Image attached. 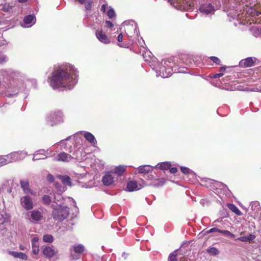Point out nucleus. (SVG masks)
Segmentation results:
<instances>
[{
  "label": "nucleus",
  "mask_w": 261,
  "mask_h": 261,
  "mask_svg": "<svg viewBox=\"0 0 261 261\" xmlns=\"http://www.w3.org/2000/svg\"><path fill=\"white\" fill-rule=\"evenodd\" d=\"M77 71L71 65L65 67H60L52 73L50 82H61L65 80H72L77 81Z\"/></svg>",
  "instance_id": "nucleus-1"
},
{
  "label": "nucleus",
  "mask_w": 261,
  "mask_h": 261,
  "mask_svg": "<svg viewBox=\"0 0 261 261\" xmlns=\"http://www.w3.org/2000/svg\"><path fill=\"white\" fill-rule=\"evenodd\" d=\"M232 83H212V85L219 89L227 91H245L261 92V83L257 84L254 87H248L244 83H236L233 85Z\"/></svg>",
  "instance_id": "nucleus-2"
},
{
  "label": "nucleus",
  "mask_w": 261,
  "mask_h": 261,
  "mask_svg": "<svg viewBox=\"0 0 261 261\" xmlns=\"http://www.w3.org/2000/svg\"><path fill=\"white\" fill-rule=\"evenodd\" d=\"M173 65L174 63L172 59L162 60L158 67H156V75L157 76H160L163 78L171 76Z\"/></svg>",
  "instance_id": "nucleus-3"
},
{
  "label": "nucleus",
  "mask_w": 261,
  "mask_h": 261,
  "mask_svg": "<svg viewBox=\"0 0 261 261\" xmlns=\"http://www.w3.org/2000/svg\"><path fill=\"white\" fill-rule=\"evenodd\" d=\"M61 202L52 204L53 216L54 219L59 221H63L69 215V208L66 206L62 205Z\"/></svg>",
  "instance_id": "nucleus-4"
},
{
  "label": "nucleus",
  "mask_w": 261,
  "mask_h": 261,
  "mask_svg": "<svg viewBox=\"0 0 261 261\" xmlns=\"http://www.w3.org/2000/svg\"><path fill=\"white\" fill-rule=\"evenodd\" d=\"M44 193L46 194L44 195L42 197V201L46 205H49L52 202L56 203L57 201L59 202L62 198V196L61 195L58 194H55L50 189L45 190Z\"/></svg>",
  "instance_id": "nucleus-5"
},
{
  "label": "nucleus",
  "mask_w": 261,
  "mask_h": 261,
  "mask_svg": "<svg viewBox=\"0 0 261 261\" xmlns=\"http://www.w3.org/2000/svg\"><path fill=\"white\" fill-rule=\"evenodd\" d=\"M49 86L58 91L72 89L75 86L74 83H49Z\"/></svg>",
  "instance_id": "nucleus-6"
},
{
  "label": "nucleus",
  "mask_w": 261,
  "mask_h": 261,
  "mask_svg": "<svg viewBox=\"0 0 261 261\" xmlns=\"http://www.w3.org/2000/svg\"><path fill=\"white\" fill-rule=\"evenodd\" d=\"M25 218L30 222L35 223L42 219L43 214L38 210H33L27 212L25 214Z\"/></svg>",
  "instance_id": "nucleus-7"
},
{
  "label": "nucleus",
  "mask_w": 261,
  "mask_h": 261,
  "mask_svg": "<svg viewBox=\"0 0 261 261\" xmlns=\"http://www.w3.org/2000/svg\"><path fill=\"white\" fill-rule=\"evenodd\" d=\"M63 114L60 111L51 112L48 117L47 121L51 126L62 121Z\"/></svg>",
  "instance_id": "nucleus-8"
},
{
  "label": "nucleus",
  "mask_w": 261,
  "mask_h": 261,
  "mask_svg": "<svg viewBox=\"0 0 261 261\" xmlns=\"http://www.w3.org/2000/svg\"><path fill=\"white\" fill-rule=\"evenodd\" d=\"M85 250L82 244L74 245L70 249V255L73 259H77L80 257L81 254Z\"/></svg>",
  "instance_id": "nucleus-9"
},
{
  "label": "nucleus",
  "mask_w": 261,
  "mask_h": 261,
  "mask_svg": "<svg viewBox=\"0 0 261 261\" xmlns=\"http://www.w3.org/2000/svg\"><path fill=\"white\" fill-rule=\"evenodd\" d=\"M145 186L144 181H142L141 183H138L134 180L129 181L127 184V190L129 192H133L141 189Z\"/></svg>",
  "instance_id": "nucleus-10"
},
{
  "label": "nucleus",
  "mask_w": 261,
  "mask_h": 261,
  "mask_svg": "<svg viewBox=\"0 0 261 261\" xmlns=\"http://www.w3.org/2000/svg\"><path fill=\"white\" fill-rule=\"evenodd\" d=\"M20 203L26 210H31L33 208V202L32 198L28 195L22 196L20 198Z\"/></svg>",
  "instance_id": "nucleus-11"
},
{
  "label": "nucleus",
  "mask_w": 261,
  "mask_h": 261,
  "mask_svg": "<svg viewBox=\"0 0 261 261\" xmlns=\"http://www.w3.org/2000/svg\"><path fill=\"white\" fill-rule=\"evenodd\" d=\"M69 152L71 153L72 160L74 159L80 161L85 157V152H83L82 149L79 148L73 151H70Z\"/></svg>",
  "instance_id": "nucleus-12"
},
{
  "label": "nucleus",
  "mask_w": 261,
  "mask_h": 261,
  "mask_svg": "<svg viewBox=\"0 0 261 261\" xmlns=\"http://www.w3.org/2000/svg\"><path fill=\"white\" fill-rule=\"evenodd\" d=\"M48 154L47 151H46L43 149L38 150L34 153L33 161H35L39 160H43L47 157Z\"/></svg>",
  "instance_id": "nucleus-13"
},
{
  "label": "nucleus",
  "mask_w": 261,
  "mask_h": 261,
  "mask_svg": "<svg viewBox=\"0 0 261 261\" xmlns=\"http://www.w3.org/2000/svg\"><path fill=\"white\" fill-rule=\"evenodd\" d=\"M254 65V61L252 58L249 57L240 61L239 66L242 68L252 67Z\"/></svg>",
  "instance_id": "nucleus-14"
},
{
  "label": "nucleus",
  "mask_w": 261,
  "mask_h": 261,
  "mask_svg": "<svg viewBox=\"0 0 261 261\" xmlns=\"http://www.w3.org/2000/svg\"><path fill=\"white\" fill-rule=\"evenodd\" d=\"M8 158L7 163H12L22 159L21 153L19 152H14L7 155Z\"/></svg>",
  "instance_id": "nucleus-15"
},
{
  "label": "nucleus",
  "mask_w": 261,
  "mask_h": 261,
  "mask_svg": "<svg viewBox=\"0 0 261 261\" xmlns=\"http://www.w3.org/2000/svg\"><path fill=\"white\" fill-rule=\"evenodd\" d=\"M200 11L201 13L207 15L214 11V8L211 4H202L200 8Z\"/></svg>",
  "instance_id": "nucleus-16"
},
{
  "label": "nucleus",
  "mask_w": 261,
  "mask_h": 261,
  "mask_svg": "<svg viewBox=\"0 0 261 261\" xmlns=\"http://www.w3.org/2000/svg\"><path fill=\"white\" fill-rule=\"evenodd\" d=\"M71 160V154H69L64 152L59 153L57 157L55 158V160L57 161L69 162Z\"/></svg>",
  "instance_id": "nucleus-17"
},
{
  "label": "nucleus",
  "mask_w": 261,
  "mask_h": 261,
  "mask_svg": "<svg viewBox=\"0 0 261 261\" xmlns=\"http://www.w3.org/2000/svg\"><path fill=\"white\" fill-rule=\"evenodd\" d=\"M96 36L97 38L102 43L107 44L110 42L107 36L102 31H97Z\"/></svg>",
  "instance_id": "nucleus-18"
},
{
  "label": "nucleus",
  "mask_w": 261,
  "mask_h": 261,
  "mask_svg": "<svg viewBox=\"0 0 261 261\" xmlns=\"http://www.w3.org/2000/svg\"><path fill=\"white\" fill-rule=\"evenodd\" d=\"M43 255L47 258H51L56 254V251L50 246H45L43 249Z\"/></svg>",
  "instance_id": "nucleus-19"
},
{
  "label": "nucleus",
  "mask_w": 261,
  "mask_h": 261,
  "mask_svg": "<svg viewBox=\"0 0 261 261\" xmlns=\"http://www.w3.org/2000/svg\"><path fill=\"white\" fill-rule=\"evenodd\" d=\"M20 183L21 187L25 194L30 193L31 194H33L32 191L29 188V182L28 180H21Z\"/></svg>",
  "instance_id": "nucleus-20"
},
{
  "label": "nucleus",
  "mask_w": 261,
  "mask_h": 261,
  "mask_svg": "<svg viewBox=\"0 0 261 261\" xmlns=\"http://www.w3.org/2000/svg\"><path fill=\"white\" fill-rule=\"evenodd\" d=\"M114 181V177L112 174L108 173L106 174L102 178V182L106 186L111 185Z\"/></svg>",
  "instance_id": "nucleus-21"
},
{
  "label": "nucleus",
  "mask_w": 261,
  "mask_h": 261,
  "mask_svg": "<svg viewBox=\"0 0 261 261\" xmlns=\"http://www.w3.org/2000/svg\"><path fill=\"white\" fill-rule=\"evenodd\" d=\"M153 168L150 165H142L138 168V172L142 174L148 173L150 171H152Z\"/></svg>",
  "instance_id": "nucleus-22"
},
{
  "label": "nucleus",
  "mask_w": 261,
  "mask_h": 261,
  "mask_svg": "<svg viewBox=\"0 0 261 261\" xmlns=\"http://www.w3.org/2000/svg\"><path fill=\"white\" fill-rule=\"evenodd\" d=\"M23 21L26 27H31L35 23V17L33 15H28L24 18Z\"/></svg>",
  "instance_id": "nucleus-23"
},
{
  "label": "nucleus",
  "mask_w": 261,
  "mask_h": 261,
  "mask_svg": "<svg viewBox=\"0 0 261 261\" xmlns=\"http://www.w3.org/2000/svg\"><path fill=\"white\" fill-rule=\"evenodd\" d=\"M9 254L12 255L15 258H19L22 260H27L28 258L27 255L22 252H18L17 251H10Z\"/></svg>",
  "instance_id": "nucleus-24"
},
{
  "label": "nucleus",
  "mask_w": 261,
  "mask_h": 261,
  "mask_svg": "<svg viewBox=\"0 0 261 261\" xmlns=\"http://www.w3.org/2000/svg\"><path fill=\"white\" fill-rule=\"evenodd\" d=\"M85 139L89 141L91 144L94 145L96 144L97 141L94 136L89 132H86L84 134Z\"/></svg>",
  "instance_id": "nucleus-25"
},
{
  "label": "nucleus",
  "mask_w": 261,
  "mask_h": 261,
  "mask_svg": "<svg viewBox=\"0 0 261 261\" xmlns=\"http://www.w3.org/2000/svg\"><path fill=\"white\" fill-rule=\"evenodd\" d=\"M9 216L4 211L0 212V224H3L9 221Z\"/></svg>",
  "instance_id": "nucleus-26"
},
{
  "label": "nucleus",
  "mask_w": 261,
  "mask_h": 261,
  "mask_svg": "<svg viewBox=\"0 0 261 261\" xmlns=\"http://www.w3.org/2000/svg\"><path fill=\"white\" fill-rule=\"evenodd\" d=\"M223 75V73H216L214 74H211L207 76H200L201 79H197V80H206V81H211L213 79H216L222 76Z\"/></svg>",
  "instance_id": "nucleus-27"
},
{
  "label": "nucleus",
  "mask_w": 261,
  "mask_h": 261,
  "mask_svg": "<svg viewBox=\"0 0 261 261\" xmlns=\"http://www.w3.org/2000/svg\"><path fill=\"white\" fill-rule=\"evenodd\" d=\"M0 192L2 194L9 193L11 192V188L10 186V184L8 181L5 182L2 188L0 190Z\"/></svg>",
  "instance_id": "nucleus-28"
},
{
  "label": "nucleus",
  "mask_w": 261,
  "mask_h": 261,
  "mask_svg": "<svg viewBox=\"0 0 261 261\" xmlns=\"http://www.w3.org/2000/svg\"><path fill=\"white\" fill-rule=\"evenodd\" d=\"M64 200L70 202L71 204L73 206L72 207H71V208L72 209V211L74 212V213H75V214L78 213L79 208L76 205V202H75V200L73 198H72L71 197H67V198L64 199Z\"/></svg>",
  "instance_id": "nucleus-29"
},
{
  "label": "nucleus",
  "mask_w": 261,
  "mask_h": 261,
  "mask_svg": "<svg viewBox=\"0 0 261 261\" xmlns=\"http://www.w3.org/2000/svg\"><path fill=\"white\" fill-rule=\"evenodd\" d=\"M171 166V164L169 162H165L162 163H159L155 167H157L158 168L161 170H167L169 169Z\"/></svg>",
  "instance_id": "nucleus-30"
},
{
  "label": "nucleus",
  "mask_w": 261,
  "mask_h": 261,
  "mask_svg": "<svg viewBox=\"0 0 261 261\" xmlns=\"http://www.w3.org/2000/svg\"><path fill=\"white\" fill-rule=\"evenodd\" d=\"M10 234V232L9 231L5 229H2V230L0 231V241H6L7 237H9Z\"/></svg>",
  "instance_id": "nucleus-31"
},
{
  "label": "nucleus",
  "mask_w": 261,
  "mask_h": 261,
  "mask_svg": "<svg viewBox=\"0 0 261 261\" xmlns=\"http://www.w3.org/2000/svg\"><path fill=\"white\" fill-rule=\"evenodd\" d=\"M255 238V236L254 234H250L247 236H243L239 237L237 240H240L242 242H250L253 240Z\"/></svg>",
  "instance_id": "nucleus-32"
},
{
  "label": "nucleus",
  "mask_w": 261,
  "mask_h": 261,
  "mask_svg": "<svg viewBox=\"0 0 261 261\" xmlns=\"http://www.w3.org/2000/svg\"><path fill=\"white\" fill-rule=\"evenodd\" d=\"M227 206L231 211H232L235 214H237L239 216L241 215L242 213L234 204L228 203L227 204Z\"/></svg>",
  "instance_id": "nucleus-33"
},
{
  "label": "nucleus",
  "mask_w": 261,
  "mask_h": 261,
  "mask_svg": "<svg viewBox=\"0 0 261 261\" xmlns=\"http://www.w3.org/2000/svg\"><path fill=\"white\" fill-rule=\"evenodd\" d=\"M165 183V180L163 178L158 179L153 181L150 185L158 187L163 186Z\"/></svg>",
  "instance_id": "nucleus-34"
},
{
  "label": "nucleus",
  "mask_w": 261,
  "mask_h": 261,
  "mask_svg": "<svg viewBox=\"0 0 261 261\" xmlns=\"http://www.w3.org/2000/svg\"><path fill=\"white\" fill-rule=\"evenodd\" d=\"M125 170L126 166H119L115 168L114 172L118 176H120L123 174V173L125 171Z\"/></svg>",
  "instance_id": "nucleus-35"
},
{
  "label": "nucleus",
  "mask_w": 261,
  "mask_h": 261,
  "mask_svg": "<svg viewBox=\"0 0 261 261\" xmlns=\"http://www.w3.org/2000/svg\"><path fill=\"white\" fill-rule=\"evenodd\" d=\"M8 1L7 0H0V7L2 6V9H4L6 11L9 10L10 7Z\"/></svg>",
  "instance_id": "nucleus-36"
},
{
  "label": "nucleus",
  "mask_w": 261,
  "mask_h": 261,
  "mask_svg": "<svg viewBox=\"0 0 261 261\" xmlns=\"http://www.w3.org/2000/svg\"><path fill=\"white\" fill-rule=\"evenodd\" d=\"M251 31L255 37H258L261 35V28L254 26L251 28Z\"/></svg>",
  "instance_id": "nucleus-37"
},
{
  "label": "nucleus",
  "mask_w": 261,
  "mask_h": 261,
  "mask_svg": "<svg viewBox=\"0 0 261 261\" xmlns=\"http://www.w3.org/2000/svg\"><path fill=\"white\" fill-rule=\"evenodd\" d=\"M61 179L63 184L69 186H71L70 178L69 177V176L67 175L62 176L61 177Z\"/></svg>",
  "instance_id": "nucleus-38"
},
{
  "label": "nucleus",
  "mask_w": 261,
  "mask_h": 261,
  "mask_svg": "<svg viewBox=\"0 0 261 261\" xmlns=\"http://www.w3.org/2000/svg\"><path fill=\"white\" fill-rule=\"evenodd\" d=\"M207 252L214 255H218L219 253V251L215 247H211L207 249Z\"/></svg>",
  "instance_id": "nucleus-39"
},
{
  "label": "nucleus",
  "mask_w": 261,
  "mask_h": 261,
  "mask_svg": "<svg viewBox=\"0 0 261 261\" xmlns=\"http://www.w3.org/2000/svg\"><path fill=\"white\" fill-rule=\"evenodd\" d=\"M43 240L45 242L51 243L54 240V238L51 235L47 234L44 235Z\"/></svg>",
  "instance_id": "nucleus-40"
},
{
  "label": "nucleus",
  "mask_w": 261,
  "mask_h": 261,
  "mask_svg": "<svg viewBox=\"0 0 261 261\" xmlns=\"http://www.w3.org/2000/svg\"><path fill=\"white\" fill-rule=\"evenodd\" d=\"M176 250L170 253L169 255L168 261H177Z\"/></svg>",
  "instance_id": "nucleus-41"
},
{
  "label": "nucleus",
  "mask_w": 261,
  "mask_h": 261,
  "mask_svg": "<svg viewBox=\"0 0 261 261\" xmlns=\"http://www.w3.org/2000/svg\"><path fill=\"white\" fill-rule=\"evenodd\" d=\"M219 233L231 238H233L234 237V235L233 233H231L228 230H221L220 231H219Z\"/></svg>",
  "instance_id": "nucleus-42"
},
{
  "label": "nucleus",
  "mask_w": 261,
  "mask_h": 261,
  "mask_svg": "<svg viewBox=\"0 0 261 261\" xmlns=\"http://www.w3.org/2000/svg\"><path fill=\"white\" fill-rule=\"evenodd\" d=\"M251 208L252 210H259L260 209V206L259 205V203L258 202H252L250 204Z\"/></svg>",
  "instance_id": "nucleus-43"
},
{
  "label": "nucleus",
  "mask_w": 261,
  "mask_h": 261,
  "mask_svg": "<svg viewBox=\"0 0 261 261\" xmlns=\"http://www.w3.org/2000/svg\"><path fill=\"white\" fill-rule=\"evenodd\" d=\"M107 15L109 18H113L115 16V13L113 9H110L107 12Z\"/></svg>",
  "instance_id": "nucleus-44"
},
{
  "label": "nucleus",
  "mask_w": 261,
  "mask_h": 261,
  "mask_svg": "<svg viewBox=\"0 0 261 261\" xmlns=\"http://www.w3.org/2000/svg\"><path fill=\"white\" fill-rule=\"evenodd\" d=\"M32 247L33 253L35 255L37 254L39 251V246L37 245H32Z\"/></svg>",
  "instance_id": "nucleus-45"
},
{
  "label": "nucleus",
  "mask_w": 261,
  "mask_h": 261,
  "mask_svg": "<svg viewBox=\"0 0 261 261\" xmlns=\"http://www.w3.org/2000/svg\"><path fill=\"white\" fill-rule=\"evenodd\" d=\"M132 22L133 23H134L135 24V27H133V24L130 25H128L127 27V29H126V30L127 32H129V31L130 30H131L132 29H134V33L136 32V34H137V24L133 21H132Z\"/></svg>",
  "instance_id": "nucleus-46"
},
{
  "label": "nucleus",
  "mask_w": 261,
  "mask_h": 261,
  "mask_svg": "<svg viewBox=\"0 0 261 261\" xmlns=\"http://www.w3.org/2000/svg\"><path fill=\"white\" fill-rule=\"evenodd\" d=\"M210 59L214 63L217 64V65H220L221 61L219 58L216 57H211Z\"/></svg>",
  "instance_id": "nucleus-47"
},
{
  "label": "nucleus",
  "mask_w": 261,
  "mask_h": 261,
  "mask_svg": "<svg viewBox=\"0 0 261 261\" xmlns=\"http://www.w3.org/2000/svg\"><path fill=\"white\" fill-rule=\"evenodd\" d=\"M8 160L7 158V155L5 158H1L0 159V164L2 165H6L8 164H9V163H7Z\"/></svg>",
  "instance_id": "nucleus-48"
},
{
  "label": "nucleus",
  "mask_w": 261,
  "mask_h": 261,
  "mask_svg": "<svg viewBox=\"0 0 261 261\" xmlns=\"http://www.w3.org/2000/svg\"><path fill=\"white\" fill-rule=\"evenodd\" d=\"M181 172L184 174H189L190 173V170L186 167H181L180 168Z\"/></svg>",
  "instance_id": "nucleus-49"
},
{
  "label": "nucleus",
  "mask_w": 261,
  "mask_h": 261,
  "mask_svg": "<svg viewBox=\"0 0 261 261\" xmlns=\"http://www.w3.org/2000/svg\"><path fill=\"white\" fill-rule=\"evenodd\" d=\"M92 3V0H88L85 3V9L86 10H90L91 8V4Z\"/></svg>",
  "instance_id": "nucleus-50"
},
{
  "label": "nucleus",
  "mask_w": 261,
  "mask_h": 261,
  "mask_svg": "<svg viewBox=\"0 0 261 261\" xmlns=\"http://www.w3.org/2000/svg\"><path fill=\"white\" fill-rule=\"evenodd\" d=\"M7 61V58L6 56L3 55H0V64L5 63Z\"/></svg>",
  "instance_id": "nucleus-51"
},
{
  "label": "nucleus",
  "mask_w": 261,
  "mask_h": 261,
  "mask_svg": "<svg viewBox=\"0 0 261 261\" xmlns=\"http://www.w3.org/2000/svg\"><path fill=\"white\" fill-rule=\"evenodd\" d=\"M221 229H219L217 228H212L210 230H208L207 232V233H211V232H219L220 231Z\"/></svg>",
  "instance_id": "nucleus-52"
},
{
  "label": "nucleus",
  "mask_w": 261,
  "mask_h": 261,
  "mask_svg": "<svg viewBox=\"0 0 261 261\" xmlns=\"http://www.w3.org/2000/svg\"><path fill=\"white\" fill-rule=\"evenodd\" d=\"M169 2L171 3L172 2H176L178 4H184V2H182V0H168Z\"/></svg>",
  "instance_id": "nucleus-53"
},
{
  "label": "nucleus",
  "mask_w": 261,
  "mask_h": 261,
  "mask_svg": "<svg viewBox=\"0 0 261 261\" xmlns=\"http://www.w3.org/2000/svg\"><path fill=\"white\" fill-rule=\"evenodd\" d=\"M38 241V238L37 237H34L32 240V245H36V244Z\"/></svg>",
  "instance_id": "nucleus-54"
},
{
  "label": "nucleus",
  "mask_w": 261,
  "mask_h": 261,
  "mask_svg": "<svg viewBox=\"0 0 261 261\" xmlns=\"http://www.w3.org/2000/svg\"><path fill=\"white\" fill-rule=\"evenodd\" d=\"M177 171V169L176 167H173V168H170V172L171 173L174 174V173H175Z\"/></svg>",
  "instance_id": "nucleus-55"
},
{
  "label": "nucleus",
  "mask_w": 261,
  "mask_h": 261,
  "mask_svg": "<svg viewBox=\"0 0 261 261\" xmlns=\"http://www.w3.org/2000/svg\"><path fill=\"white\" fill-rule=\"evenodd\" d=\"M106 24L107 27H108L109 28H112L113 27V24L112 23V22H111L110 21H106Z\"/></svg>",
  "instance_id": "nucleus-56"
},
{
  "label": "nucleus",
  "mask_w": 261,
  "mask_h": 261,
  "mask_svg": "<svg viewBox=\"0 0 261 261\" xmlns=\"http://www.w3.org/2000/svg\"><path fill=\"white\" fill-rule=\"evenodd\" d=\"M122 39H123V35L121 33H120L118 36L117 40L118 42H122Z\"/></svg>",
  "instance_id": "nucleus-57"
},
{
  "label": "nucleus",
  "mask_w": 261,
  "mask_h": 261,
  "mask_svg": "<svg viewBox=\"0 0 261 261\" xmlns=\"http://www.w3.org/2000/svg\"><path fill=\"white\" fill-rule=\"evenodd\" d=\"M47 179H48V180H49L50 181H53V180H54V177H53V175H51L50 174H49L47 176Z\"/></svg>",
  "instance_id": "nucleus-58"
},
{
  "label": "nucleus",
  "mask_w": 261,
  "mask_h": 261,
  "mask_svg": "<svg viewBox=\"0 0 261 261\" xmlns=\"http://www.w3.org/2000/svg\"><path fill=\"white\" fill-rule=\"evenodd\" d=\"M106 8H107L106 5H105V4L102 5L101 7V11H102L103 12H105L106 11Z\"/></svg>",
  "instance_id": "nucleus-59"
},
{
  "label": "nucleus",
  "mask_w": 261,
  "mask_h": 261,
  "mask_svg": "<svg viewBox=\"0 0 261 261\" xmlns=\"http://www.w3.org/2000/svg\"><path fill=\"white\" fill-rule=\"evenodd\" d=\"M88 0H78L79 2L81 4H85Z\"/></svg>",
  "instance_id": "nucleus-60"
},
{
  "label": "nucleus",
  "mask_w": 261,
  "mask_h": 261,
  "mask_svg": "<svg viewBox=\"0 0 261 261\" xmlns=\"http://www.w3.org/2000/svg\"><path fill=\"white\" fill-rule=\"evenodd\" d=\"M226 69V67H221L220 68V71L221 72V73L222 72H224Z\"/></svg>",
  "instance_id": "nucleus-61"
},
{
  "label": "nucleus",
  "mask_w": 261,
  "mask_h": 261,
  "mask_svg": "<svg viewBox=\"0 0 261 261\" xmlns=\"http://www.w3.org/2000/svg\"><path fill=\"white\" fill-rule=\"evenodd\" d=\"M254 13H255V14H254V15H256V16H258L259 14H261V13H260V12H257V11H255V12H254Z\"/></svg>",
  "instance_id": "nucleus-62"
},
{
  "label": "nucleus",
  "mask_w": 261,
  "mask_h": 261,
  "mask_svg": "<svg viewBox=\"0 0 261 261\" xmlns=\"http://www.w3.org/2000/svg\"><path fill=\"white\" fill-rule=\"evenodd\" d=\"M122 256L123 257H124V259H126V258L127 255L126 254V253H124H124H122Z\"/></svg>",
  "instance_id": "nucleus-63"
},
{
  "label": "nucleus",
  "mask_w": 261,
  "mask_h": 261,
  "mask_svg": "<svg viewBox=\"0 0 261 261\" xmlns=\"http://www.w3.org/2000/svg\"><path fill=\"white\" fill-rule=\"evenodd\" d=\"M27 0H18V2L20 3H24L27 2Z\"/></svg>",
  "instance_id": "nucleus-64"
}]
</instances>
